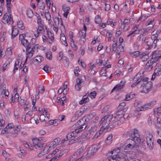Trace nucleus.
Masks as SVG:
<instances>
[{"mask_svg": "<svg viewBox=\"0 0 161 161\" xmlns=\"http://www.w3.org/2000/svg\"><path fill=\"white\" fill-rule=\"evenodd\" d=\"M118 110L116 112V116H114V119H121L122 118H125V117H124L125 115L121 109Z\"/></svg>", "mask_w": 161, "mask_h": 161, "instance_id": "obj_17", "label": "nucleus"}, {"mask_svg": "<svg viewBox=\"0 0 161 161\" xmlns=\"http://www.w3.org/2000/svg\"><path fill=\"white\" fill-rule=\"evenodd\" d=\"M107 25H111L112 27H114L116 25V22L115 21H113V20L111 19H109L107 21L106 23Z\"/></svg>", "mask_w": 161, "mask_h": 161, "instance_id": "obj_41", "label": "nucleus"}, {"mask_svg": "<svg viewBox=\"0 0 161 161\" xmlns=\"http://www.w3.org/2000/svg\"><path fill=\"white\" fill-rule=\"evenodd\" d=\"M145 138L147 146L149 149H152L154 147V138L152 134L150 132L147 133L146 135Z\"/></svg>", "mask_w": 161, "mask_h": 161, "instance_id": "obj_4", "label": "nucleus"}, {"mask_svg": "<svg viewBox=\"0 0 161 161\" xmlns=\"http://www.w3.org/2000/svg\"><path fill=\"white\" fill-rule=\"evenodd\" d=\"M115 122H114V125H120L121 124L123 123L125 120V118H122L121 119L119 118V119H116Z\"/></svg>", "mask_w": 161, "mask_h": 161, "instance_id": "obj_31", "label": "nucleus"}, {"mask_svg": "<svg viewBox=\"0 0 161 161\" xmlns=\"http://www.w3.org/2000/svg\"><path fill=\"white\" fill-rule=\"evenodd\" d=\"M44 32V25H38L36 30L34 32V35L35 37L37 38L40 33L43 34Z\"/></svg>", "mask_w": 161, "mask_h": 161, "instance_id": "obj_11", "label": "nucleus"}, {"mask_svg": "<svg viewBox=\"0 0 161 161\" xmlns=\"http://www.w3.org/2000/svg\"><path fill=\"white\" fill-rule=\"evenodd\" d=\"M104 130V129H101V128L98 132H96L94 135L93 137V139H97L99 137V136L100 135L103 133V131Z\"/></svg>", "mask_w": 161, "mask_h": 161, "instance_id": "obj_35", "label": "nucleus"}, {"mask_svg": "<svg viewBox=\"0 0 161 161\" xmlns=\"http://www.w3.org/2000/svg\"><path fill=\"white\" fill-rule=\"evenodd\" d=\"M147 17H146L145 15L143 14L138 19V20L137 22H138L139 21H144Z\"/></svg>", "mask_w": 161, "mask_h": 161, "instance_id": "obj_54", "label": "nucleus"}, {"mask_svg": "<svg viewBox=\"0 0 161 161\" xmlns=\"http://www.w3.org/2000/svg\"><path fill=\"white\" fill-rule=\"evenodd\" d=\"M85 149V148L84 147L82 146L77 150V152L74 153L73 156L75 157V156L77 155H80L83 152ZM75 158V157L74 158L73 157L74 159Z\"/></svg>", "mask_w": 161, "mask_h": 161, "instance_id": "obj_30", "label": "nucleus"}, {"mask_svg": "<svg viewBox=\"0 0 161 161\" xmlns=\"http://www.w3.org/2000/svg\"><path fill=\"white\" fill-rule=\"evenodd\" d=\"M5 121L3 120L2 114L0 113V130L2 129L4 127Z\"/></svg>", "mask_w": 161, "mask_h": 161, "instance_id": "obj_34", "label": "nucleus"}, {"mask_svg": "<svg viewBox=\"0 0 161 161\" xmlns=\"http://www.w3.org/2000/svg\"><path fill=\"white\" fill-rule=\"evenodd\" d=\"M15 26H13L12 29L11 37L12 38H14L18 34L19 31L17 28H14Z\"/></svg>", "mask_w": 161, "mask_h": 161, "instance_id": "obj_25", "label": "nucleus"}, {"mask_svg": "<svg viewBox=\"0 0 161 161\" xmlns=\"http://www.w3.org/2000/svg\"><path fill=\"white\" fill-rule=\"evenodd\" d=\"M9 62H6L3 64V72H4L6 69L7 68V67L8 66H9Z\"/></svg>", "mask_w": 161, "mask_h": 161, "instance_id": "obj_58", "label": "nucleus"}, {"mask_svg": "<svg viewBox=\"0 0 161 161\" xmlns=\"http://www.w3.org/2000/svg\"><path fill=\"white\" fill-rule=\"evenodd\" d=\"M29 101L25 100V103L24 104L23 108L24 110H26V109H28L29 107Z\"/></svg>", "mask_w": 161, "mask_h": 161, "instance_id": "obj_57", "label": "nucleus"}, {"mask_svg": "<svg viewBox=\"0 0 161 161\" xmlns=\"http://www.w3.org/2000/svg\"><path fill=\"white\" fill-rule=\"evenodd\" d=\"M76 125H77L78 127L82 128L84 129L87 126V125L85 124V121L83 120V118L78 121L76 124Z\"/></svg>", "mask_w": 161, "mask_h": 161, "instance_id": "obj_19", "label": "nucleus"}, {"mask_svg": "<svg viewBox=\"0 0 161 161\" xmlns=\"http://www.w3.org/2000/svg\"><path fill=\"white\" fill-rule=\"evenodd\" d=\"M137 31H138V33H137L138 34H140L141 35H142L143 36L148 34V30L147 28H142L139 29Z\"/></svg>", "mask_w": 161, "mask_h": 161, "instance_id": "obj_23", "label": "nucleus"}, {"mask_svg": "<svg viewBox=\"0 0 161 161\" xmlns=\"http://www.w3.org/2000/svg\"><path fill=\"white\" fill-rule=\"evenodd\" d=\"M96 127L95 126L92 127L88 131L85 132L82 136V138L88 139L92 137L96 132Z\"/></svg>", "mask_w": 161, "mask_h": 161, "instance_id": "obj_6", "label": "nucleus"}, {"mask_svg": "<svg viewBox=\"0 0 161 161\" xmlns=\"http://www.w3.org/2000/svg\"><path fill=\"white\" fill-rule=\"evenodd\" d=\"M44 59L43 57L41 56H37L34 59V61H36L38 63L42 61Z\"/></svg>", "mask_w": 161, "mask_h": 161, "instance_id": "obj_39", "label": "nucleus"}, {"mask_svg": "<svg viewBox=\"0 0 161 161\" xmlns=\"http://www.w3.org/2000/svg\"><path fill=\"white\" fill-rule=\"evenodd\" d=\"M83 111L81 110L77 111L75 114V117L76 119H78L83 114Z\"/></svg>", "mask_w": 161, "mask_h": 161, "instance_id": "obj_42", "label": "nucleus"}, {"mask_svg": "<svg viewBox=\"0 0 161 161\" xmlns=\"http://www.w3.org/2000/svg\"><path fill=\"white\" fill-rule=\"evenodd\" d=\"M146 38L142 37L141 35L138 36L137 37V40L138 42H140L142 44H143L145 41Z\"/></svg>", "mask_w": 161, "mask_h": 161, "instance_id": "obj_36", "label": "nucleus"}, {"mask_svg": "<svg viewBox=\"0 0 161 161\" xmlns=\"http://www.w3.org/2000/svg\"><path fill=\"white\" fill-rule=\"evenodd\" d=\"M130 154L127 153L125 156L124 155V161H135V159L129 156Z\"/></svg>", "mask_w": 161, "mask_h": 161, "instance_id": "obj_33", "label": "nucleus"}, {"mask_svg": "<svg viewBox=\"0 0 161 161\" xmlns=\"http://www.w3.org/2000/svg\"><path fill=\"white\" fill-rule=\"evenodd\" d=\"M25 36V34L20 35L19 36V40L21 41L22 45L27 49L29 48L28 47L31 46V42L29 43L28 40L24 38Z\"/></svg>", "mask_w": 161, "mask_h": 161, "instance_id": "obj_7", "label": "nucleus"}, {"mask_svg": "<svg viewBox=\"0 0 161 161\" xmlns=\"http://www.w3.org/2000/svg\"><path fill=\"white\" fill-rule=\"evenodd\" d=\"M115 126V125H114V124L113 123L112 124H110L109 125H108V126H107V127H105L104 130L105 131H109L110 130L114 128Z\"/></svg>", "mask_w": 161, "mask_h": 161, "instance_id": "obj_40", "label": "nucleus"}, {"mask_svg": "<svg viewBox=\"0 0 161 161\" xmlns=\"http://www.w3.org/2000/svg\"><path fill=\"white\" fill-rule=\"evenodd\" d=\"M60 19V18L58 17H55L53 18V20L55 23V26H57L59 25V20Z\"/></svg>", "mask_w": 161, "mask_h": 161, "instance_id": "obj_48", "label": "nucleus"}, {"mask_svg": "<svg viewBox=\"0 0 161 161\" xmlns=\"http://www.w3.org/2000/svg\"><path fill=\"white\" fill-rule=\"evenodd\" d=\"M120 147H117L114 149L113 151H111L110 153L112 155H120L118 154L120 151Z\"/></svg>", "mask_w": 161, "mask_h": 161, "instance_id": "obj_32", "label": "nucleus"}, {"mask_svg": "<svg viewBox=\"0 0 161 161\" xmlns=\"http://www.w3.org/2000/svg\"><path fill=\"white\" fill-rule=\"evenodd\" d=\"M17 26L18 28L21 30H24L25 27L22 21H19L17 22Z\"/></svg>", "mask_w": 161, "mask_h": 161, "instance_id": "obj_43", "label": "nucleus"}, {"mask_svg": "<svg viewBox=\"0 0 161 161\" xmlns=\"http://www.w3.org/2000/svg\"><path fill=\"white\" fill-rule=\"evenodd\" d=\"M89 95L88 93H86L85 95L83 96L82 99L79 102V104L82 105L84 103L89 102V99L88 98V96Z\"/></svg>", "mask_w": 161, "mask_h": 161, "instance_id": "obj_22", "label": "nucleus"}, {"mask_svg": "<svg viewBox=\"0 0 161 161\" xmlns=\"http://www.w3.org/2000/svg\"><path fill=\"white\" fill-rule=\"evenodd\" d=\"M153 63H151V61H148L145 65V69L150 71L153 69Z\"/></svg>", "mask_w": 161, "mask_h": 161, "instance_id": "obj_24", "label": "nucleus"}, {"mask_svg": "<svg viewBox=\"0 0 161 161\" xmlns=\"http://www.w3.org/2000/svg\"><path fill=\"white\" fill-rule=\"evenodd\" d=\"M140 58L142 59V61H144L149 58V56L148 55V54L145 53H143L140 55Z\"/></svg>", "mask_w": 161, "mask_h": 161, "instance_id": "obj_29", "label": "nucleus"}, {"mask_svg": "<svg viewBox=\"0 0 161 161\" xmlns=\"http://www.w3.org/2000/svg\"><path fill=\"white\" fill-rule=\"evenodd\" d=\"M156 102V101H152L150 102L145 104L143 106H141V108L143 109V111H146L151 108L155 104Z\"/></svg>", "mask_w": 161, "mask_h": 161, "instance_id": "obj_14", "label": "nucleus"}, {"mask_svg": "<svg viewBox=\"0 0 161 161\" xmlns=\"http://www.w3.org/2000/svg\"><path fill=\"white\" fill-rule=\"evenodd\" d=\"M26 15L29 18H31L33 16V13L31 9L29 8L27 10Z\"/></svg>", "mask_w": 161, "mask_h": 161, "instance_id": "obj_37", "label": "nucleus"}, {"mask_svg": "<svg viewBox=\"0 0 161 161\" xmlns=\"http://www.w3.org/2000/svg\"><path fill=\"white\" fill-rule=\"evenodd\" d=\"M60 40L61 41L62 43L65 46H67L68 44L66 42L65 36H60Z\"/></svg>", "mask_w": 161, "mask_h": 161, "instance_id": "obj_45", "label": "nucleus"}, {"mask_svg": "<svg viewBox=\"0 0 161 161\" xmlns=\"http://www.w3.org/2000/svg\"><path fill=\"white\" fill-rule=\"evenodd\" d=\"M95 22L97 24H100L102 22L101 19L99 15L96 16L95 18Z\"/></svg>", "mask_w": 161, "mask_h": 161, "instance_id": "obj_49", "label": "nucleus"}, {"mask_svg": "<svg viewBox=\"0 0 161 161\" xmlns=\"http://www.w3.org/2000/svg\"><path fill=\"white\" fill-rule=\"evenodd\" d=\"M62 9L64 12H69V11L70 9V8L67 6L64 5L63 6Z\"/></svg>", "mask_w": 161, "mask_h": 161, "instance_id": "obj_59", "label": "nucleus"}, {"mask_svg": "<svg viewBox=\"0 0 161 161\" xmlns=\"http://www.w3.org/2000/svg\"><path fill=\"white\" fill-rule=\"evenodd\" d=\"M14 127H15L14 125L12 123L8 124L6 127V129H7L8 130L10 131L11 129L12 128L14 129Z\"/></svg>", "mask_w": 161, "mask_h": 161, "instance_id": "obj_56", "label": "nucleus"}, {"mask_svg": "<svg viewBox=\"0 0 161 161\" xmlns=\"http://www.w3.org/2000/svg\"><path fill=\"white\" fill-rule=\"evenodd\" d=\"M117 50L119 52H123L124 50V47L122 45H119L117 47Z\"/></svg>", "mask_w": 161, "mask_h": 161, "instance_id": "obj_62", "label": "nucleus"}, {"mask_svg": "<svg viewBox=\"0 0 161 161\" xmlns=\"http://www.w3.org/2000/svg\"><path fill=\"white\" fill-rule=\"evenodd\" d=\"M46 56L47 58L51 60L52 59V53L51 52H47L46 53Z\"/></svg>", "mask_w": 161, "mask_h": 161, "instance_id": "obj_52", "label": "nucleus"}, {"mask_svg": "<svg viewBox=\"0 0 161 161\" xmlns=\"http://www.w3.org/2000/svg\"><path fill=\"white\" fill-rule=\"evenodd\" d=\"M3 155L5 157L6 160L7 159V158H8L9 154L7 153L6 151H3L2 152Z\"/></svg>", "mask_w": 161, "mask_h": 161, "instance_id": "obj_63", "label": "nucleus"}, {"mask_svg": "<svg viewBox=\"0 0 161 161\" xmlns=\"http://www.w3.org/2000/svg\"><path fill=\"white\" fill-rule=\"evenodd\" d=\"M154 19H152L151 20L150 19L148 20L147 21V22L146 23V25H151L152 26H151V27H153L154 25Z\"/></svg>", "mask_w": 161, "mask_h": 161, "instance_id": "obj_50", "label": "nucleus"}, {"mask_svg": "<svg viewBox=\"0 0 161 161\" xmlns=\"http://www.w3.org/2000/svg\"><path fill=\"white\" fill-rule=\"evenodd\" d=\"M97 95L96 92L95 91H93L91 92L89 94V96L91 98H94Z\"/></svg>", "mask_w": 161, "mask_h": 161, "instance_id": "obj_55", "label": "nucleus"}, {"mask_svg": "<svg viewBox=\"0 0 161 161\" xmlns=\"http://www.w3.org/2000/svg\"><path fill=\"white\" fill-rule=\"evenodd\" d=\"M42 69L47 73H48L51 71V68L47 65L44 66Z\"/></svg>", "mask_w": 161, "mask_h": 161, "instance_id": "obj_53", "label": "nucleus"}, {"mask_svg": "<svg viewBox=\"0 0 161 161\" xmlns=\"http://www.w3.org/2000/svg\"><path fill=\"white\" fill-rule=\"evenodd\" d=\"M141 86L143 87V89L144 90H146L147 92H148L151 91L152 87V82L151 81H148L146 83H143L141 85Z\"/></svg>", "mask_w": 161, "mask_h": 161, "instance_id": "obj_13", "label": "nucleus"}, {"mask_svg": "<svg viewBox=\"0 0 161 161\" xmlns=\"http://www.w3.org/2000/svg\"><path fill=\"white\" fill-rule=\"evenodd\" d=\"M36 14L38 15V16H37V22L38 24V25H44L43 23H42V19H41L39 15L37 14Z\"/></svg>", "mask_w": 161, "mask_h": 161, "instance_id": "obj_51", "label": "nucleus"}, {"mask_svg": "<svg viewBox=\"0 0 161 161\" xmlns=\"http://www.w3.org/2000/svg\"><path fill=\"white\" fill-rule=\"evenodd\" d=\"M29 48L26 49V54L28 58H30L32 56L35 51L33 49L32 46L28 47Z\"/></svg>", "mask_w": 161, "mask_h": 161, "instance_id": "obj_20", "label": "nucleus"}, {"mask_svg": "<svg viewBox=\"0 0 161 161\" xmlns=\"http://www.w3.org/2000/svg\"><path fill=\"white\" fill-rule=\"evenodd\" d=\"M98 150V147L96 145H92L90 147L87 153V156L92 158L94 155Z\"/></svg>", "mask_w": 161, "mask_h": 161, "instance_id": "obj_9", "label": "nucleus"}, {"mask_svg": "<svg viewBox=\"0 0 161 161\" xmlns=\"http://www.w3.org/2000/svg\"><path fill=\"white\" fill-rule=\"evenodd\" d=\"M45 18L47 20L50 19H51V14L49 12H46L45 13Z\"/></svg>", "mask_w": 161, "mask_h": 161, "instance_id": "obj_61", "label": "nucleus"}, {"mask_svg": "<svg viewBox=\"0 0 161 161\" xmlns=\"http://www.w3.org/2000/svg\"><path fill=\"white\" fill-rule=\"evenodd\" d=\"M136 139L132 138L128 139L126 142L124 144L125 148L132 149L134 148H136L138 145H136Z\"/></svg>", "mask_w": 161, "mask_h": 161, "instance_id": "obj_3", "label": "nucleus"}, {"mask_svg": "<svg viewBox=\"0 0 161 161\" xmlns=\"http://www.w3.org/2000/svg\"><path fill=\"white\" fill-rule=\"evenodd\" d=\"M33 145L37 149H41L42 148L46 147L47 144L45 143H43L42 140H40L37 138H34L32 139Z\"/></svg>", "mask_w": 161, "mask_h": 161, "instance_id": "obj_5", "label": "nucleus"}, {"mask_svg": "<svg viewBox=\"0 0 161 161\" xmlns=\"http://www.w3.org/2000/svg\"><path fill=\"white\" fill-rule=\"evenodd\" d=\"M61 141V138L59 137H57L52 142H51L49 144V148L51 147L54 148L58 144L59 142Z\"/></svg>", "mask_w": 161, "mask_h": 161, "instance_id": "obj_16", "label": "nucleus"}, {"mask_svg": "<svg viewBox=\"0 0 161 161\" xmlns=\"http://www.w3.org/2000/svg\"><path fill=\"white\" fill-rule=\"evenodd\" d=\"M106 69L104 68H102L100 70V72L102 74H101V76H105L106 75Z\"/></svg>", "mask_w": 161, "mask_h": 161, "instance_id": "obj_60", "label": "nucleus"}, {"mask_svg": "<svg viewBox=\"0 0 161 161\" xmlns=\"http://www.w3.org/2000/svg\"><path fill=\"white\" fill-rule=\"evenodd\" d=\"M130 20L129 19H125L122 24L121 25V27L123 28L125 31H127L129 27V24Z\"/></svg>", "mask_w": 161, "mask_h": 161, "instance_id": "obj_18", "label": "nucleus"}, {"mask_svg": "<svg viewBox=\"0 0 161 161\" xmlns=\"http://www.w3.org/2000/svg\"><path fill=\"white\" fill-rule=\"evenodd\" d=\"M5 14L2 19L4 23H7L8 24H12L14 23L13 17L10 14Z\"/></svg>", "mask_w": 161, "mask_h": 161, "instance_id": "obj_8", "label": "nucleus"}, {"mask_svg": "<svg viewBox=\"0 0 161 161\" xmlns=\"http://www.w3.org/2000/svg\"><path fill=\"white\" fill-rule=\"evenodd\" d=\"M72 136L73 137V139L72 140H70L68 142V143L69 145L75 143H76L78 142V139H77V134L76 133V132H75L74 131H73L71 133Z\"/></svg>", "mask_w": 161, "mask_h": 161, "instance_id": "obj_15", "label": "nucleus"}, {"mask_svg": "<svg viewBox=\"0 0 161 161\" xmlns=\"http://www.w3.org/2000/svg\"><path fill=\"white\" fill-rule=\"evenodd\" d=\"M125 105V102H122L120 103L119 106L118 107V109H121V108H123Z\"/></svg>", "mask_w": 161, "mask_h": 161, "instance_id": "obj_64", "label": "nucleus"}, {"mask_svg": "<svg viewBox=\"0 0 161 161\" xmlns=\"http://www.w3.org/2000/svg\"><path fill=\"white\" fill-rule=\"evenodd\" d=\"M79 34L81 38L85 39L86 37V32H83L82 30H80L79 32Z\"/></svg>", "mask_w": 161, "mask_h": 161, "instance_id": "obj_47", "label": "nucleus"}, {"mask_svg": "<svg viewBox=\"0 0 161 161\" xmlns=\"http://www.w3.org/2000/svg\"><path fill=\"white\" fill-rule=\"evenodd\" d=\"M123 88V87L120 85V84H118L116 85L112 90L111 93L114 92L115 90L116 89V91H119V90Z\"/></svg>", "mask_w": 161, "mask_h": 161, "instance_id": "obj_46", "label": "nucleus"}, {"mask_svg": "<svg viewBox=\"0 0 161 161\" xmlns=\"http://www.w3.org/2000/svg\"><path fill=\"white\" fill-rule=\"evenodd\" d=\"M161 75V64H158L156 66V68L154 70V72L153 74L152 77V80L155 79L156 76H159Z\"/></svg>", "mask_w": 161, "mask_h": 161, "instance_id": "obj_12", "label": "nucleus"}, {"mask_svg": "<svg viewBox=\"0 0 161 161\" xmlns=\"http://www.w3.org/2000/svg\"><path fill=\"white\" fill-rule=\"evenodd\" d=\"M68 152V149H65L63 151H61L59 153V154H58V156L59 158L61 157L62 156L66 155L67 153Z\"/></svg>", "mask_w": 161, "mask_h": 161, "instance_id": "obj_38", "label": "nucleus"}, {"mask_svg": "<svg viewBox=\"0 0 161 161\" xmlns=\"http://www.w3.org/2000/svg\"><path fill=\"white\" fill-rule=\"evenodd\" d=\"M20 131V129L17 126L14 127L12 131H11V134L13 137H16L18 135V133Z\"/></svg>", "mask_w": 161, "mask_h": 161, "instance_id": "obj_21", "label": "nucleus"}, {"mask_svg": "<svg viewBox=\"0 0 161 161\" xmlns=\"http://www.w3.org/2000/svg\"><path fill=\"white\" fill-rule=\"evenodd\" d=\"M124 155H112L108 158L109 161H124Z\"/></svg>", "mask_w": 161, "mask_h": 161, "instance_id": "obj_10", "label": "nucleus"}, {"mask_svg": "<svg viewBox=\"0 0 161 161\" xmlns=\"http://www.w3.org/2000/svg\"><path fill=\"white\" fill-rule=\"evenodd\" d=\"M114 118L113 114H108L103 118L99 122L102 125L101 129H104L107 126H108L111 121H114L115 119Z\"/></svg>", "mask_w": 161, "mask_h": 161, "instance_id": "obj_2", "label": "nucleus"}, {"mask_svg": "<svg viewBox=\"0 0 161 161\" xmlns=\"http://www.w3.org/2000/svg\"><path fill=\"white\" fill-rule=\"evenodd\" d=\"M152 55L154 56V57L156 59H159L161 58V51H154L152 52Z\"/></svg>", "mask_w": 161, "mask_h": 161, "instance_id": "obj_26", "label": "nucleus"}, {"mask_svg": "<svg viewBox=\"0 0 161 161\" xmlns=\"http://www.w3.org/2000/svg\"><path fill=\"white\" fill-rule=\"evenodd\" d=\"M131 56L134 58H136L140 55V52L138 51L130 53Z\"/></svg>", "mask_w": 161, "mask_h": 161, "instance_id": "obj_44", "label": "nucleus"}, {"mask_svg": "<svg viewBox=\"0 0 161 161\" xmlns=\"http://www.w3.org/2000/svg\"><path fill=\"white\" fill-rule=\"evenodd\" d=\"M136 95L132 92H130V93L127 94L126 96V97L125 99V100L129 101L130 99L133 98Z\"/></svg>", "mask_w": 161, "mask_h": 161, "instance_id": "obj_28", "label": "nucleus"}, {"mask_svg": "<svg viewBox=\"0 0 161 161\" xmlns=\"http://www.w3.org/2000/svg\"><path fill=\"white\" fill-rule=\"evenodd\" d=\"M122 136L124 138L136 139L137 142H140V138L138 130L134 129L130 130L129 131H125L123 133Z\"/></svg>", "mask_w": 161, "mask_h": 161, "instance_id": "obj_1", "label": "nucleus"}, {"mask_svg": "<svg viewBox=\"0 0 161 161\" xmlns=\"http://www.w3.org/2000/svg\"><path fill=\"white\" fill-rule=\"evenodd\" d=\"M112 138L113 135L112 134H110L108 136L105 141V143L106 145H109L112 143Z\"/></svg>", "mask_w": 161, "mask_h": 161, "instance_id": "obj_27", "label": "nucleus"}]
</instances>
